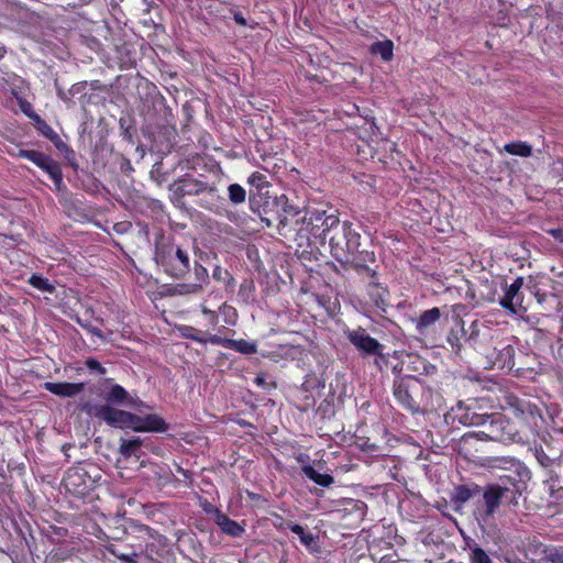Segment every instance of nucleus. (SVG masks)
Here are the masks:
<instances>
[{
  "label": "nucleus",
  "mask_w": 563,
  "mask_h": 563,
  "mask_svg": "<svg viewBox=\"0 0 563 563\" xmlns=\"http://www.w3.org/2000/svg\"><path fill=\"white\" fill-rule=\"evenodd\" d=\"M339 220L335 211L306 209L303 212H295L291 219H280L278 231L291 239L298 247L312 249L325 245L329 232L335 230Z\"/></svg>",
  "instance_id": "obj_1"
},
{
  "label": "nucleus",
  "mask_w": 563,
  "mask_h": 563,
  "mask_svg": "<svg viewBox=\"0 0 563 563\" xmlns=\"http://www.w3.org/2000/svg\"><path fill=\"white\" fill-rule=\"evenodd\" d=\"M82 410L113 428L131 429L135 432H164L167 430L166 422L157 415L140 417L113 406L89 402L82 406Z\"/></svg>",
  "instance_id": "obj_2"
},
{
  "label": "nucleus",
  "mask_w": 563,
  "mask_h": 563,
  "mask_svg": "<svg viewBox=\"0 0 563 563\" xmlns=\"http://www.w3.org/2000/svg\"><path fill=\"white\" fill-rule=\"evenodd\" d=\"M168 190L177 199L185 196L197 197V205L207 211L220 213L222 210L223 198L216 181L185 175L169 184Z\"/></svg>",
  "instance_id": "obj_3"
},
{
  "label": "nucleus",
  "mask_w": 563,
  "mask_h": 563,
  "mask_svg": "<svg viewBox=\"0 0 563 563\" xmlns=\"http://www.w3.org/2000/svg\"><path fill=\"white\" fill-rule=\"evenodd\" d=\"M360 234L356 233L350 222L338 221L335 230L329 232L327 242L332 256L341 262L349 263L360 246Z\"/></svg>",
  "instance_id": "obj_4"
},
{
  "label": "nucleus",
  "mask_w": 563,
  "mask_h": 563,
  "mask_svg": "<svg viewBox=\"0 0 563 563\" xmlns=\"http://www.w3.org/2000/svg\"><path fill=\"white\" fill-rule=\"evenodd\" d=\"M465 424L484 428V435L489 441L507 442L512 440L510 423L500 413H477L467 410L462 417Z\"/></svg>",
  "instance_id": "obj_5"
},
{
  "label": "nucleus",
  "mask_w": 563,
  "mask_h": 563,
  "mask_svg": "<svg viewBox=\"0 0 563 563\" xmlns=\"http://www.w3.org/2000/svg\"><path fill=\"white\" fill-rule=\"evenodd\" d=\"M521 489L522 486H510L507 483L487 485L483 492V504L478 507L482 519H490L504 501L517 505Z\"/></svg>",
  "instance_id": "obj_6"
},
{
  "label": "nucleus",
  "mask_w": 563,
  "mask_h": 563,
  "mask_svg": "<svg viewBox=\"0 0 563 563\" xmlns=\"http://www.w3.org/2000/svg\"><path fill=\"white\" fill-rule=\"evenodd\" d=\"M155 261L165 273L176 278H183L190 268L188 252L174 243L156 246Z\"/></svg>",
  "instance_id": "obj_7"
},
{
  "label": "nucleus",
  "mask_w": 563,
  "mask_h": 563,
  "mask_svg": "<svg viewBox=\"0 0 563 563\" xmlns=\"http://www.w3.org/2000/svg\"><path fill=\"white\" fill-rule=\"evenodd\" d=\"M423 391V384L416 376L407 375L395 379L393 393L396 400L405 409L411 412H419V396Z\"/></svg>",
  "instance_id": "obj_8"
},
{
  "label": "nucleus",
  "mask_w": 563,
  "mask_h": 563,
  "mask_svg": "<svg viewBox=\"0 0 563 563\" xmlns=\"http://www.w3.org/2000/svg\"><path fill=\"white\" fill-rule=\"evenodd\" d=\"M344 334L363 358L376 357L374 361L376 366H379L378 358L387 360L383 353L384 345L378 340L371 336L364 328L357 327L356 329H347L344 331Z\"/></svg>",
  "instance_id": "obj_9"
},
{
  "label": "nucleus",
  "mask_w": 563,
  "mask_h": 563,
  "mask_svg": "<svg viewBox=\"0 0 563 563\" xmlns=\"http://www.w3.org/2000/svg\"><path fill=\"white\" fill-rule=\"evenodd\" d=\"M93 473H97V470L92 464L76 465L66 472L63 484L70 494L85 496L96 482L97 474Z\"/></svg>",
  "instance_id": "obj_10"
},
{
  "label": "nucleus",
  "mask_w": 563,
  "mask_h": 563,
  "mask_svg": "<svg viewBox=\"0 0 563 563\" xmlns=\"http://www.w3.org/2000/svg\"><path fill=\"white\" fill-rule=\"evenodd\" d=\"M488 466L500 468L508 473L500 476V483H507L510 486H522L530 478L529 470L518 460L507 456H496L488 460Z\"/></svg>",
  "instance_id": "obj_11"
},
{
  "label": "nucleus",
  "mask_w": 563,
  "mask_h": 563,
  "mask_svg": "<svg viewBox=\"0 0 563 563\" xmlns=\"http://www.w3.org/2000/svg\"><path fill=\"white\" fill-rule=\"evenodd\" d=\"M18 156L33 162L36 166L46 172L55 184L56 189H60L63 185L62 168L51 156L42 152L31 150H20Z\"/></svg>",
  "instance_id": "obj_12"
},
{
  "label": "nucleus",
  "mask_w": 563,
  "mask_h": 563,
  "mask_svg": "<svg viewBox=\"0 0 563 563\" xmlns=\"http://www.w3.org/2000/svg\"><path fill=\"white\" fill-rule=\"evenodd\" d=\"M522 286L523 278H516L514 283L507 288L503 298H500L499 305L511 313H518L522 305V296L519 292Z\"/></svg>",
  "instance_id": "obj_13"
},
{
  "label": "nucleus",
  "mask_w": 563,
  "mask_h": 563,
  "mask_svg": "<svg viewBox=\"0 0 563 563\" xmlns=\"http://www.w3.org/2000/svg\"><path fill=\"white\" fill-rule=\"evenodd\" d=\"M514 356V346L504 342L498 343V345L494 347L493 352L488 354V357L493 362V366L500 369L505 367L511 368L515 365Z\"/></svg>",
  "instance_id": "obj_14"
},
{
  "label": "nucleus",
  "mask_w": 563,
  "mask_h": 563,
  "mask_svg": "<svg viewBox=\"0 0 563 563\" xmlns=\"http://www.w3.org/2000/svg\"><path fill=\"white\" fill-rule=\"evenodd\" d=\"M211 344L221 345L245 355L255 354L257 352V344L253 341L233 340L218 335V338L211 339Z\"/></svg>",
  "instance_id": "obj_15"
},
{
  "label": "nucleus",
  "mask_w": 563,
  "mask_h": 563,
  "mask_svg": "<svg viewBox=\"0 0 563 563\" xmlns=\"http://www.w3.org/2000/svg\"><path fill=\"white\" fill-rule=\"evenodd\" d=\"M44 388L60 397H74L80 394L85 389L84 383H52L47 382L44 384Z\"/></svg>",
  "instance_id": "obj_16"
},
{
  "label": "nucleus",
  "mask_w": 563,
  "mask_h": 563,
  "mask_svg": "<svg viewBox=\"0 0 563 563\" xmlns=\"http://www.w3.org/2000/svg\"><path fill=\"white\" fill-rule=\"evenodd\" d=\"M213 519L217 526L221 529V531L230 537L240 538L245 531L240 523L229 518L219 509L214 510Z\"/></svg>",
  "instance_id": "obj_17"
},
{
  "label": "nucleus",
  "mask_w": 563,
  "mask_h": 563,
  "mask_svg": "<svg viewBox=\"0 0 563 563\" xmlns=\"http://www.w3.org/2000/svg\"><path fill=\"white\" fill-rule=\"evenodd\" d=\"M290 531L297 534L300 539V542L306 547V549L310 553H319L320 552V545H319V537L312 534L311 532H308L305 530V528L297 523H291L288 526Z\"/></svg>",
  "instance_id": "obj_18"
},
{
  "label": "nucleus",
  "mask_w": 563,
  "mask_h": 563,
  "mask_svg": "<svg viewBox=\"0 0 563 563\" xmlns=\"http://www.w3.org/2000/svg\"><path fill=\"white\" fill-rule=\"evenodd\" d=\"M481 493V487L476 484L457 485L454 487L451 500L456 505H463Z\"/></svg>",
  "instance_id": "obj_19"
},
{
  "label": "nucleus",
  "mask_w": 563,
  "mask_h": 563,
  "mask_svg": "<svg viewBox=\"0 0 563 563\" xmlns=\"http://www.w3.org/2000/svg\"><path fill=\"white\" fill-rule=\"evenodd\" d=\"M178 331L181 338L192 340L200 344L211 343L212 338H218V334H211L190 325H181L178 328Z\"/></svg>",
  "instance_id": "obj_20"
},
{
  "label": "nucleus",
  "mask_w": 563,
  "mask_h": 563,
  "mask_svg": "<svg viewBox=\"0 0 563 563\" xmlns=\"http://www.w3.org/2000/svg\"><path fill=\"white\" fill-rule=\"evenodd\" d=\"M104 405H126L131 404L129 393L118 384H113L108 393L104 395Z\"/></svg>",
  "instance_id": "obj_21"
},
{
  "label": "nucleus",
  "mask_w": 563,
  "mask_h": 563,
  "mask_svg": "<svg viewBox=\"0 0 563 563\" xmlns=\"http://www.w3.org/2000/svg\"><path fill=\"white\" fill-rule=\"evenodd\" d=\"M440 317L441 311L437 307L423 311L416 321L417 331L419 333H424L428 328L432 327L439 321Z\"/></svg>",
  "instance_id": "obj_22"
},
{
  "label": "nucleus",
  "mask_w": 563,
  "mask_h": 563,
  "mask_svg": "<svg viewBox=\"0 0 563 563\" xmlns=\"http://www.w3.org/2000/svg\"><path fill=\"white\" fill-rule=\"evenodd\" d=\"M143 445V441L139 437H134L130 440L121 439V444L119 446V453L124 457L129 459L130 456L140 457V451Z\"/></svg>",
  "instance_id": "obj_23"
},
{
  "label": "nucleus",
  "mask_w": 563,
  "mask_h": 563,
  "mask_svg": "<svg viewBox=\"0 0 563 563\" xmlns=\"http://www.w3.org/2000/svg\"><path fill=\"white\" fill-rule=\"evenodd\" d=\"M29 118L35 121L37 130L57 147L64 145L58 134L38 114H29Z\"/></svg>",
  "instance_id": "obj_24"
},
{
  "label": "nucleus",
  "mask_w": 563,
  "mask_h": 563,
  "mask_svg": "<svg viewBox=\"0 0 563 563\" xmlns=\"http://www.w3.org/2000/svg\"><path fill=\"white\" fill-rule=\"evenodd\" d=\"M301 471L309 479L322 487H329L334 483V478L331 475L320 474L311 465H303Z\"/></svg>",
  "instance_id": "obj_25"
},
{
  "label": "nucleus",
  "mask_w": 563,
  "mask_h": 563,
  "mask_svg": "<svg viewBox=\"0 0 563 563\" xmlns=\"http://www.w3.org/2000/svg\"><path fill=\"white\" fill-rule=\"evenodd\" d=\"M394 44L391 41L375 42L371 46L372 54L379 55L383 60L388 62L393 58Z\"/></svg>",
  "instance_id": "obj_26"
},
{
  "label": "nucleus",
  "mask_w": 563,
  "mask_h": 563,
  "mask_svg": "<svg viewBox=\"0 0 563 563\" xmlns=\"http://www.w3.org/2000/svg\"><path fill=\"white\" fill-rule=\"evenodd\" d=\"M504 148L507 153L521 157H529L532 154V147L525 142L508 143Z\"/></svg>",
  "instance_id": "obj_27"
},
{
  "label": "nucleus",
  "mask_w": 563,
  "mask_h": 563,
  "mask_svg": "<svg viewBox=\"0 0 563 563\" xmlns=\"http://www.w3.org/2000/svg\"><path fill=\"white\" fill-rule=\"evenodd\" d=\"M29 284L32 285L34 288L40 289L45 292L53 294L55 291V286L45 277L33 274L30 279Z\"/></svg>",
  "instance_id": "obj_28"
},
{
  "label": "nucleus",
  "mask_w": 563,
  "mask_h": 563,
  "mask_svg": "<svg viewBox=\"0 0 563 563\" xmlns=\"http://www.w3.org/2000/svg\"><path fill=\"white\" fill-rule=\"evenodd\" d=\"M229 199L234 205L243 203L246 199L245 189L239 184H231L228 187Z\"/></svg>",
  "instance_id": "obj_29"
},
{
  "label": "nucleus",
  "mask_w": 563,
  "mask_h": 563,
  "mask_svg": "<svg viewBox=\"0 0 563 563\" xmlns=\"http://www.w3.org/2000/svg\"><path fill=\"white\" fill-rule=\"evenodd\" d=\"M247 183L251 186L256 187L258 190H262L268 185L266 176L260 172L252 173L247 178Z\"/></svg>",
  "instance_id": "obj_30"
},
{
  "label": "nucleus",
  "mask_w": 563,
  "mask_h": 563,
  "mask_svg": "<svg viewBox=\"0 0 563 563\" xmlns=\"http://www.w3.org/2000/svg\"><path fill=\"white\" fill-rule=\"evenodd\" d=\"M471 563H493L488 554L479 547L472 548Z\"/></svg>",
  "instance_id": "obj_31"
},
{
  "label": "nucleus",
  "mask_w": 563,
  "mask_h": 563,
  "mask_svg": "<svg viewBox=\"0 0 563 563\" xmlns=\"http://www.w3.org/2000/svg\"><path fill=\"white\" fill-rule=\"evenodd\" d=\"M107 550L112 555H114L115 558H118L119 560H121V561H123L125 563H137L136 562L137 554L135 552H133L131 554L122 553L114 545L107 547Z\"/></svg>",
  "instance_id": "obj_32"
},
{
  "label": "nucleus",
  "mask_w": 563,
  "mask_h": 563,
  "mask_svg": "<svg viewBox=\"0 0 563 563\" xmlns=\"http://www.w3.org/2000/svg\"><path fill=\"white\" fill-rule=\"evenodd\" d=\"M194 272H195V278H196L195 284H200L201 289H202L203 286L207 285L208 280H209L208 271L202 265L195 263Z\"/></svg>",
  "instance_id": "obj_33"
},
{
  "label": "nucleus",
  "mask_w": 563,
  "mask_h": 563,
  "mask_svg": "<svg viewBox=\"0 0 563 563\" xmlns=\"http://www.w3.org/2000/svg\"><path fill=\"white\" fill-rule=\"evenodd\" d=\"M201 291V285L200 284H181L178 285L176 288V292L180 295H189V294H197Z\"/></svg>",
  "instance_id": "obj_34"
},
{
  "label": "nucleus",
  "mask_w": 563,
  "mask_h": 563,
  "mask_svg": "<svg viewBox=\"0 0 563 563\" xmlns=\"http://www.w3.org/2000/svg\"><path fill=\"white\" fill-rule=\"evenodd\" d=\"M369 294L373 297H376L375 301L378 302V299L384 301L385 295H387V290L380 287L378 284H369Z\"/></svg>",
  "instance_id": "obj_35"
},
{
  "label": "nucleus",
  "mask_w": 563,
  "mask_h": 563,
  "mask_svg": "<svg viewBox=\"0 0 563 563\" xmlns=\"http://www.w3.org/2000/svg\"><path fill=\"white\" fill-rule=\"evenodd\" d=\"M202 314L206 317L208 323L211 327H216L219 322L218 313L213 310L208 309L207 307L201 308Z\"/></svg>",
  "instance_id": "obj_36"
},
{
  "label": "nucleus",
  "mask_w": 563,
  "mask_h": 563,
  "mask_svg": "<svg viewBox=\"0 0 563 563\" xmlns=\"http://www.w3.org/2000/svg\"><path fill=\"white\" fill-rule=\"evenodd\" d=\"M85 365L90 371H96L101 375H103L106 373V368L96 358H92V357L87 358L85 362Z\"/></svg>",
  "instance_id": "obj_37"
},
{
  "label": "nucleus",
  "mask_w": 563,
  "mask_h": 563,
  "mask_svg": "<svg viewBox=\"0 0 563 563\" xmlns=\"http://www.w3.org/2000/svg\"><path fill=\"white\" fill-rule=\"evenodd\" d=\"M547 559L550 563H563V548L550 551Z\"/></svg>",
  "instance_id": "obj_38"
},
{
  "label": "nucleus",
  "mask_w": 563,
  "mask_h": 563,
  "mask_svg": "<svg viewBox=\"0 0 563 563\" xmlns=\"http://www.w3.org/2000/svg\"><path fill=\"white\" fill-rule=\"evenodd\" d=\"M509 405L514 408L516 413L523 415L526 411V404L517 398H509Z\"/></svg>",
  "instance_id": "obj_39"
},
{
  "label": "nucleus",
  "mask_w": 563,
  "mask_h": 563,
  "mask_svg": "<svg viewBox=\"0 0 563 563\" xmlns=\"http://www.w3.org/2000/svg\"><path fill=\"white\" fill-rule=\"evenodd\" d=\"M220 309L227 316L225 322L229 324H234L235 320H230L229 313L231 312L233 316H236L235 309L225 305H223Z\"/></svg>",
  "instance_id": "obj_40"
},
{
  "label": "nucleus",
  "mask_w": 563,
  "mask_h": 563,
  "mask_svg": "<svg viewBox=\"0 0 563 563\" xmlns=\"http://www.w3.org/2000/svg\"><path fill=\"white\" fill-rule=\"evenodd\" d=\"M549 233L559 242L563 243V229H552Z\"/></svg>",
  "instance_id": "obj_41"
},
{
  "label": "nucleus",
  "mask_w": 563,
  "mask_h": 563,
  "mask_svg": "<svg viewBox=\"0 0 563 563\" xmlns=\"http://www.w3.org/2000/svg\"><path fill=\"white\" fill-rule=\"evenodd\" d=\"M254 382H255V384H256L257 386H261V387L266 388V389H267V388H269V386H271V385L266 382V377H265L264 375H257V376L255 377V380H254Z\"/></svg>",
  "instance_id": "obj_42"
},
{
  "label": "nucleus",
  "mask_w": 563,
  "mask_h": 563,
  "mask_svg": "<svg viewBox=\"0 0 563 563\" xmlns=\"http://www.w3.org/2000/svg\"><path fill=\"white\" fill-rule=\"evenodd\" d=\"M84 327H85V328L87 329V331H88L89 333H91L92 335L98 336V338H100V339H103V334H102V332H101V330H100V329H98V328H96V327H92V325H90V324H89V325H84Z\"/></svg>",
  "instance_id": "obj_43"
},
{
  "label": "nucleus",
  "mask_w": 563,
  "mask_h": 563,
  "mask_svg": "<svg viewBox=\"0 0 563 563\" xmlns=\"http://www.w3.org/2000/svg\"><path fill=\"white\" fill-rule=\"evenodd\" d=\"M233 19H234V21H235L238 24H240V25H242V26H245V25L247 24V23H246L245 18L242 15V13H241V12H234V13H233Z\"/></svg>",
  "instance_id": "obj_44"
},
{
  "label": "nucleus",
  "mask_w": 563,
  "mask_h": 563,
  "mask_svg": "<svg viewBox=\"0 0 563 563\" xmlns=\"http://www.w3.org/2000/svg\"><path fill=\"white\" fill-rule=\"evenodd\" d=\"M474 435L478 439V440H482V441H489V439H487L485 435H484V428H482L481 430H478L477 432L474 433Z\"/></svg>",
  "instance_id": "obj_45"
},
{
  "label": "nucleus",
  "mask_w": 563,
  "mask_h": 563,
  "mask_svg": "<svg viewBox=\"0 0 563 563\" xmlns=\"http://www.w3.org/2000/svg\"><path fill=\"white\" fill-rule=\"evenodd\" d=\"M22 111L29 117V114H36L35 112L31 111V106L27 103L26 106H22Z\"/></svg>",
  "instance_id": "obj_46"
},
{
  "label": "nucleus",
  "mask_w": 563,
  "mask_h": 563,
  "mask_svg": "<svg viewBox=\"0 0 563 563\" xmlns=\"http://www.w3.org/2000/svg\"><path fill=\"white\" fill-rule=\"evenodd\" d=\"M309 460V456L308 455H305V454H300L298 457H297V461L298 462H306Z\"/></svg>",
  "instance_id": "obj_47"
},
{
  "label": "nucleus",
  "mask_w": 563,
  "mask_h": 563,
  "mask_svg": "<svg viewBox=\"0 0 563 563\" xmlns=\"http://www.w3.org/2000/svg\"><path fill=\"white\" fill-rule=\"evenodd\" d=\"M7 54L5 46H0V59H2Z\"/></svg>",
  "instance_id": "obj_48"
},
{
  "label": "nucleus",
  "mask_w": 563,
  "mask_h": 563,
  "mask_svg": "<svg viewBox=\"0 0 563 563\" xmlns=\"http://www.w3.org/2000/svg\"><path fill=\"white\" fill-rule=\"evenodd\" d=\"M219 273H220V268H219V267H217V268L214 269V272H213V277H216V278H217V277L219 276Z\"/></svg>",
  "instance_id": "obj_49"
},
{
  "label": "nucleus",
  "mask_w": 563,
  "mask_h": 563,
  "mask_svg": "<svg viewBox=\"0 0 563 563\" xmlns=\"http://www.w3.org/2000/svg\"><path fill=\"white\" fill-rule=\"evenodd\" d=\"M536 296L538 297V301H539V302H542V301H543V299H544V298H543V296H539L538 294H536Z\"/></svg>",
  "instance_id": "obj_50"
},
{
  "label": "nucleus",
  "mask_w": 563,
  "mask_h": 563,
  "mask_svg": "<svg viewBox=\"0 0 563 563\" xmlns=\"http://www.w3.org/2000/svg\"><path fill=\"white\" fill-rule=\"evenodd\" d=\"M500 1H501L503 3H510V4H511V2H510V1H508V0H500Z\"/></svg>",
  "instance_id": "obj_51"
}]
</instances>
